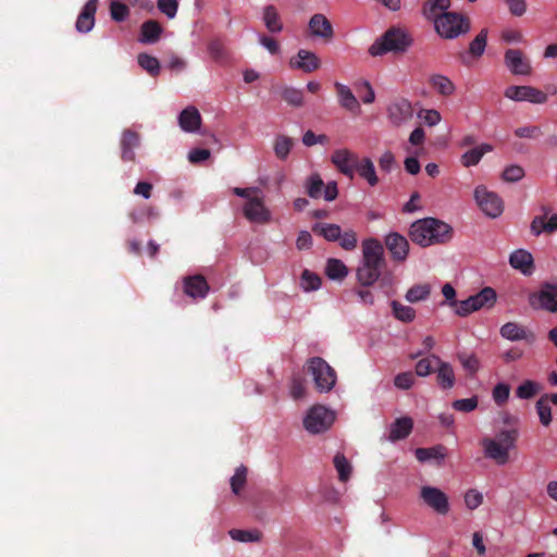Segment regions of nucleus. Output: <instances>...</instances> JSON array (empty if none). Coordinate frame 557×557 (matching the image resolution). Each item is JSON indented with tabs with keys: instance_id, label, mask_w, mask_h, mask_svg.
Instances as JSON below:
<instances>
[{
	"instance_id": "nucleus-1",
	"label": "nucleus",
	"mask_w": 557,
	"mask_h": 557,
	"mask_svg": "<svg viewBox=\"0 0 557 557\" xmlns=\"http://www.w3.org/2000/svg\"><path fill=\"white\" fill-rule=\"evenodd\" d=\"M409 235L414 244H445L453 239V227L435 218H425L411 224Z\"/></svg>"
},
{
	"instance_id": "nucleus-2",
	"label": "nucleus",
	"mask_w": 557,
	"mask_h": 557,
	"mask_svg": "<svg viewBox=\"0 0 557 557\" xmlns=\"http://www.w3.org/2000/svg\"><path fill=\"white\" fill-rule=\"evenodd\" d=\"M518 438L519 431L517 429L502 430L494 437L482 438L481 446L484 456L498 466L508 463L510 450L516 448Z\"/></svg>"
},
{
	"instance_id": "nucleus-3",
	"label": "nucleus",
	"mask_w": 557,
	"mask_h": 557,
	"mask_svg": "<svg viewBox=\"0 0 557 557\" xmlns=\"http://www.w3.org/2000/svg\"><path fill=\"white\" fill-rule=\"evenodd\" d=\"M412 38L400 28H389L369 48L372 57L383 55L387 52L404 53L411 46Z\"/></svg>"
},
{
	"instance_id": "nucleus-4",
	"label": "nucleus",
	"mask_w": 557,
	"mask_h": 557,
	"mask_svg": "<svg viewBox=\"0 0 557 557\" xmlns=\"http://www.w3.org/2000/svg\"><path fill=\"white\" fill-rule=\"evenodd\" d=\"M363 262L357 270V278L363 286H370L379 278L384 267V246H362Z\"/></svg>"
},
{
	"instance_id": "nucleus-5",
	"label": "nucleus",
	"mask_w": 557,
	"mask_h": 557,
	"mask_svg": "<svg viewBox=\"0 0 557 557\" xmlns=\"http://www.w3.org/2000/svg\"><path fill=\"white\" fill-rule=\"evenodd\" d=\"M434 27L441 38L456 39L470 32L471 21L465 14L446 12L435 18Z\"/></svg>"
},
{
	"instance_id": "nucleus-6",
	"label": "nucleus",
	"mask_w": 557,
	"mask_h": 557,
	"mask_svg": "<svg viewBox=\"0 0 557 557\" xmlns=\"http://www.w3.org/2000/svg\"><path fill=\"white\" fill-rule=\"evenodd\" d=\"M307 372L311 374L315 388L320 393L330 392L336 383L335 370L321 357L308 360Z\"/></svg>"
},
{
	"instance_id": "nucleus-7",
	"label": "nucleus",
	"mask_w": 557,
	"mask_h": 557,
	"mask_svg": "<svg viewBox=\"0 0 557 557\" xmlns=\"http://www.w3.org/2000/svg\"><path fill=\"white\" fill-rule=\"evenodd\" d=\"M335 420V413L322 405L309 409L304 419L305 429L311 434L323 433L329 430Z\"/></svg>"
},
{
	"instance_id": "nucleus-8",
	"label": "nucleus",
	"mask_w": 557,
	"mask_h": 557,
	"mask_svg": "<svg viewBox=\"0 0 557 557\" xmlns=\"http://www.w3.org/2000/svg\"><path fill=\"white\" fill-rule=\"evenodd\" d=\"M529 304L533 309L557 313V284L544 282L539 292L529 296Z\"/></svg>"
},
{
	"instance_id": "nucleus-9",
	"label": "nucleus",
	"mask_w": 557,
	"mask_h": 557,
	"mask_svg": "<svg viewBox=\"0 0 557 557\" xmlns=\"http://www.w3.org/2000/svg\"><path fill=\"white\" fill-rule=\"evenodd\" d=\"M474 198L480 209L490 218H497L504 211L502 198L485 186H478L474 190Z\"/></svg>"
},
{
	"instance_id": "nucleus-10",
	"label": "nucleus",
	"mask_w": 557,
	"mask_h": 557,
	"mask_svg": "<svg viewBox=\"0 0 557 557\" xmlns=\"http://www.w3.org/2000/svg\"><path fill=\"white\" fill-rule=\"evenodd\" d=\"M505 97L513 101H529L542 104L547 101V95L532 86H509L504 92Z\"/></svg>"
},
{
	"instance_id": "nucleus-11",
	"label": "nucleus",
	"mask_w": 557,
	"mask_h": 557,
	"mask_svg": "<svg viewBox=\"0 0 557 557\" xmlns=\"http://www.w3.org/2000/svg\"><path fill=\"white\" fill-rule=\"evenodd\" d=\"M312 231L314 234L322 236L327 242H335L341 239L339 244H357L356 233L351 230L342 233V230L336 224L317 223Z\"/></svg>"
},
{
	"instance_id": "nucleus-12",
	"label": "nucleus",
	"mask_w": 557,
	"mask_h": 557,
	"mask_svg": "<svg viewBox=\"0 0 557 557\" xmlns=\"http://www.w3.org/2000/svg\"><path fill=\"white\" fill-rule=\"evenodd\" d=\"M386 112L388 121L394 126H400L403 124H406L412 119L413 115L411 102L405 98H399L392 101L387 106Z\"/></svg>"
},
{
	"instance_id": "nucleus-13",
	"label": "nucleus",
	"mask_w": 557,
	"mask_h": 557,
	"mask_svg": "<svg viewBox=\"0 0 557 557\" xmlns=\"http://www.w3.org/2000/svg\"><path fill=\"white\" fill-rule=\"evenodd\" d=\"M243 213L250 223L267 224L271 221V212L259 196L245 202Z\"/></svg>"
},
{
	"instance_id": "nucleus-14",
	"label": "nucleus",
	"mask_w": 557,
	"mask_h": 557,
	"mask_svg": "<svg viewBox=\"0 0 557 557\" xmlns=\"http://www.w3.org/2000/svg\"><path fill=\"white\" fill-rule=\"evenodd\" d=\"M488 30L483 28L469 44V49L466 52H459L458 59L465 66H471L474 61L479 60L486 48Z\"/></svg>"
},
{
	"instance_id": "nucleus-15",
	"label": "nucleus",
	"mask_w": 557,
	"mask_h": 557,
	"mask_svg": "<svg viewBox=\"0 0 557 557\" xmlns=\"http://www.w3.org/2000/svg\"><path fill=\"white\" fill-rule=\"evenodd\" d=\"M359 157L349 149H337L332 153L331 161L334 166L350 180L355 176V169L358 165Z\"/></svg>"
},
{
	"instance_id": "nucleus-16",
	"label": "nucleus",
	"mask_w": 557,
	"mask_h": 557,
	"mask_svg": "<svg viewBox=\"0 0 557 557\" xmlns=\"http://www.w3.org/2000/svg\"><path fill=\"white\" fill-rule=\"evenodd\" d=\"M420 497L438 515H446L449 511V503L447 495L437 487L423 486Z\"/></svg>"
},
{
	"instance_id": "nucleus-17",
	"label": "nucleus",
	"mask_w": 557,
	"mask_h": 557,
	"mask_svg": "<svg viewBox=\"0 0 557 557\" xmlns=\"http://www.w3.org/2000/svg\"><path fill=\"white\" fill-rule=\"evenodd\" d=\"M557 231V214L552 213L549 207L543 206L541 214L534 216L531 223V232L535 235L541 233L552 234Z\"/></svg>"
},
{
	"instance_id": "nucleus-18",
	"label": "nucleus",
	"mask_w": 557,
	"mask_h": 557,
	"mask_svg": "<svg viewBox=\"0 0 557 557\" xmlns=\"http://www.w3.org/2000/svg\"><path fill=\"white\" fill-rule=\"evenodd\" d=\"M505 64L513 75H530L532 73L530 61L518 49H508L505 52Z\"/></svg>"
},
{
	"instance_id": "nucleus-19",
	"label": "nucleus",
	"mask_w": 557,
	"mask_h": 557,
	"mask_svg": "<svg viewBox=\"0 0 557 557\" xmlns=\"http://www.w3.org/2000/svg\"><path fill=\"white\" fill-rule=\"evenodd\" d=\"M289 65L305 73H312L320 69L321 61L312 51L300 49L297 54L289 60Z\"/></svg>"
},
{
	"instance_id": "nucleus-20",
	"label": "nucleus",
	"mask_w": 557,
	"mask_h": 557,
	"mask_svg": "<svg viewBox=\"0 0 557 557\" xmlns=\"http://www.w3.org/2000/svg\"><path fill=\"white\" fill-rule=\"evenodd\" d=\"M308 27L311 36L322 38L324 41H331L334 37L333 26L324 14H313Z\"/></svg>"
},
{
	"instance_id": "nucleus-21",
	"label": "nucleus",
	"mask_w": 557,
	"mask_h": 557,
	"mask_svg": "<svg viewBox=\"0 0 557 557\" xmlns=\"http://www.w3.org/2000/svg\"><path fill=\"white\" fill-rule=\"evenodd\" d=\"M183 283L184 293L194 299L205 298L210 289L207 280L200 274L186 276Z\"/></svg>"
},
{
	"instance_id": "nucleus-22",
	"label": "nucleus",
	"mask_w": 557,
	"mask_h": 557,
	"mask_svg": "<svg viewBox=\"0 0 557 557\" xmlns=\"http://www.w3.org/2000/svg\"><path fill=\"white\" fill-rule=\"evenodd\" d=\"M98 0H88L81 11L75 27L79 33H88L95 25V14L97 11Z\"/></svg>"
},
{
	"instance_id": "nucleus-23",
	"label": "nucleus",
	"mask_w": 557,
	"mask_h": 557,
	"mask_svg": "<svg viewBox=\"0 0 557 557\" xmlns=\"http://www.w3.org/2000/svg\"><path fill=\"white\" fill-rule=\"evenodd\" d=\"M434 362L437 366L436 369V381L443 389H450L454 387L456 377L453 367L445 361H442L440 357L432 355Z\"/></svg>"
},
{
	"instance_id": "nucleus-24",
	"label": "nucleus",
	"mask_w": 557,
	"mask_h": 557,
	"mask_svg": "<svg viewBox=\"0 0 557 557\" xmlns=\"http://www.w3.org/2000/svg\"><path fill=\"white\" fill-rule=\"evenodd\" d=\"M510 265L519 270L524 275L532 274L534 270V260L532 255L525 249H517L515 250L509 258Z\"/></svg>"
},
{
	"instance_id": "nucleus-25",
	"label": "nucleus",
	"mask_w": 557,
	"mask_h": 557,
	"mask_svg": "<svg viewBox=\"0 0 557 557\" xmlns=\"http://www.w3.org/2000/svg\"><path fill=\"white\" fill-rule=\"evenodd\" d=\"M140 144V138L138 133L132 129H125L122 134L121 138V158L123 161H134L135 160V148H137Z\"/></svg>"
},
{
	"instance_id": "nucleus-26",
	"label": "nucleus",
	"mask_w": 557,
	"mask_h": 557,
	"mask_svg": "<svg viewBox=\"0 0 557 557\" xmlns=\"http://www.w3.org/2000/svg\"><path fill=\"white\" fill-rule=\"evenodd\" d=\"M178 124L184 132L194 133L201 125V115L195 107H187L180 113Z\"/></svg>"
},
{
	"instance_id": "nucleus-27",
	"label": "nucleus",
	"mask_w": 557,
	"mask_h": 557,
	"mask_svg": "<svg viewBox=\"0 0 557 557\" xmlns=\"http://www.w3.org/2000/svg\"><path fill=\"white\" fill-rule=\"evenodd\" d=\"M500 335L509 341H521L525 339L528 342H533L535 336L531 331H528L523 326L519 325L516 322H507L505 323L499 331Z\"/></svg>"
},
{
	"instance_id": "nucleus-28",
	"label": "nucleus",
	"mask_w": 557,
	"mask_h": 557,
	"mask_svg": "<svg viewBox=\"0 0 557 557\" xmlns=\"http://www.w3.org/2000/svg\"><path fill=\"white\" fill-rule=\"evenodd\" d=\"M163 32L161 24L156 20H148L140 26L138 40L143 44H156Z\"/></svg>"
},
{
	"instance_id": "nucleus-29",
	"label": "nucleus",
	"mask_w": 557,
	"mask_h": 557,
	"mask_svg": "<svg viewBox=\"0 0 557 557\" xmlns=\"http://www.w3.org/2000/svg\"><path fill=\"white\" fill-rule=\"evenodd\" d=\"M334 87L338 102L344 109L350 112H358L360 110V104L349 87L342 83H335Z\"/></svg>"
},
{
	"instance_id": "nucleus-30",
	"label": "nucleus",
	"mask_w": 557,
	"mask_h": 557,
	"mask_svg": "<svg viewBox=\"0 0 557 557\" xmlns=\"http://www.w3.org/2000/svg\"><path fill=\"white\" fill-rule=\"evenodd\" d=\"M413 421L409 417L396 419L389 426L388 438L392 442L406 438L412 431Z\"/></svg>"
},
{
	"instance_id": "nucleus-31",
	"label": "nucleus",
	"mask_w": 557,
	"mask_h": 557,
	"mask_svg": "<svg viewBox=\"0 0 557 557\" xmlns=\"http://www.w3.org/2000/svg\"><path fill=\"white\" fill-rule=\"evenodd\" d=\"M414 455L420 462L435 460L437 465H441L447 455V448L443 445H435L429 448H417Z\"/></svg>"
},
{
	"instance_id": "nucleus-32",
	"label": "nucleus",
	"mask_w": 557,
	"mask_h": 557,
	"mask_svg": "<svg viewBox=\"0 0 557 557\" xmlns=\"http://www.w3.org/2000/svg\"><path fill=\"white\" fill-rule=\"evenodd\" d=\"M449 7L450 0H428L422 7V14L434 23L437 16L448 12Z\"/></svg>"
},
{
	"instance_id": "nucleus-33",
	"label": "nucleus",
	"mask_w": 557,
	"mask_h": 557,
	"mask_svg": "<svg viewBox=\"0 0 557 557\" xmlns=\"http://www.w3.org/2000/svg\"><path fill=\"white\" fill-rule=\"evenodd\" d=\"M493 150V146L490 144H482L480 146H476L468 151H466L461 156V163L466 168H470L473 165H476L483 156L487 152H491Z\"/></svg>"
},
{
	"instance_id": "nucleus-34",
	"label": "nucleus",
	"mask_w": 557,
	"mask_h": 557,
	"mask_svg": "<svg viewBox=\"0 0 557 557\" xmlns=\"http://www.w3.org/2000/svg\"><path fill=\"white\" fill-rule=\"evenodd\" d=\"M358 172L360 177L364 178L370 186H375L379 183V177L375 172L374 164L370 158L358 160V165L355 172Z\"/></svg>"
},
{
	"instance_id": "nucleus-35",
	"label": "nucleus",
	"mask_w": 557,
	"mask_h": 557,
	"mask_svg": "<svg viewBox=\"0 0 557 557\" xmlns=\"http://www.w3.org/2000/svg\"><path fill=\"white\" fill-rule=\"evenodd\" d=\"M430 85L440 95L444 97L451 96L455 92V84L445 75L434 74L430 77Z\"/></svg>"
},
{
	"instance_id": "nucleus-36",
	"label": "nucleus",
	"mask_w": 557,
	"mask_h": 557,
	"mask_svg": "<svg viewBox=\"0 0 557 557\" xmlns=\"http://www.w3.org/2000/svg\"><path fill=\"white\" fill-rule=\"evenodd\" d=\"M325 275L333 281H343L348 275V269L339 259L331 258L325 265Z\"/></svg>"
},
{
	"instance_id": "nucleus-37",
	"label": "nucleus",
	"mask_w": 557,
	"mask_h": 557,
	"mask_svg": "<svg viewBox=\"0 0 557 557\" xmlns=\"http://www.w3.org/2000/svg\"><path fill=\"white\" fill-rule=\"evenodd\" d=\"M263 22L265 27L271 33H280L283 29L280 14L276 8L272 4L267 5L263 10Z\"/></svg>"
},
{
	"instance_id": "nucleus-38",
	"label": "nucleus",
	"mask_w": 557,
	"mask_h": 557,
	"mask_svg": "<svg viewBox=\"0 0 557 557\" xmlns=\"http://www.w3.org/2000/svg\"><path fill=\"white\" fill-rule=\"evenodd\" d=\"M475 309L491 308L496 302V292L492 287H484L480 293L470 296Z\"/></svg>"
},
{
	"instance_id": "nucleus-39",
	"label": "nucleus",
	"mask_w": 557,
	"mask_h": 557,
	"mask_svg": "<svg viewBox=\"0 0 557 557\" xmlns=\"http://www.w3.org/2000/svg\"><path fill=\"white\" fill-rule=\"evenodd\" d=\"M228 534L232 540L243 543L248 542H260L262 539V533L257 530H239V529H232L228 531Z\"/></svg>"
},
{
	"instance_id": "nucleus-40",
	"label": "nucleus",
	"mask_w": 557,
	"mask_h": 557,
	"mask_svg": "<svg viewBox=\"0 0 557 557\" xmlns=\"http://www.w3.org/2000/svg\"><path fill=\"white\" fill-rule=\"evenodd\" d=\"M138 64L143 70H145L149 75L156 77L160 73V62L156 57H152L148 53H139L137 57Z\"/></svg>"
},
{
	"instance_id": "nucleus-41",
	"label": "nucleus",
	"mask_w": 557,
	"mask_h": 557,
	"mask_svg": "<svg viewBox=\"0 0 557 557\" xmlns=\"http://www.w3.org/2000/svg\"><path fill=\"white\" fill-rule=\"evenodd\" d=\"M541 388L542 386L540 383L532 380H525L517 387L516 395L520 399H531L540 393Z\"/></svg>"
},
{
	"instance_id": "nucleus-42",
	"label": "nucleus",
	"mask_w": 557,
	"mask_h": 557,
	"mask_svg": "<svg viewBox=\"0 0 557 557\" xmlns=\"http://www.w3.org/2000/svg\"><path fill=\"white\" fill-rule=\"evenodd\" d=\"M333 463L338 473V479L342 482L348 481L351 474V466L344 454L337 453L334 456Z\"/></svg>"
},
{
	"instance_id": "nucleus-43",
	"label": "nucleus",
	"mask_w": 557,
	"mask_h": 557,
	"mask_svg": "<svg viewBox=\"0 0 557 557\" xmlns=\"http://www.w3.org/2000/svg\"><path fill=\"white\" fill-rule=\"evenodd\" d=\"M430 293L431 287L429 284H417L408 289L406 300L411 304L425 300L430 296Z\"/></svg>"
},
{
	"instance_id": "nucleus-44",
	"label": "nucleus",
	"mask_w": 557,
	"mask_h": 557,
	"mask_svg": "<svg viewBox=\"0 0 557 557\" xmlns=\"http://www.w3.org/2000/svg\"><path fill=\"white\" fill-rule=\"evenodd\" d=\"M324 182L317 173L311 174L306 181V190L309 197L318 199L322 196Z\"/></svg>"
},
{
	"instance_id": "nucleus-45",
	"label": "nucleus",
	"mask_w": 557,
	"mask_h": 557,
	"mask_svg": "<svg viewBox=\"0 0 557 557\" xmlns=\"http://www.w3.org/2000/svg\"><path fill=\"white\" fill-rule=\"evenodd\" d=\"M321 277L317 273L307 269L302 271L300 277V286L305 292H312L319 289L321 286Z\"/></svg>"
},
{
	"instance_id": "nucleus-46",
	"label": "nucleus",
	"mask_w": 557,
	"mask_h": 557,
	"mask_svg": "<svg viewBox=\"0 0 557 557\" xmlns=\"http://www.w3.org/2000/svg\"><path fill=\"white\" fill-rule=\"evenodd\" d=\"M247 468L242 465L236 468L234 475L231 478V488L235 495H239L244 490L247 482Z\"/></svg>"
},
{
	"instance_id": "nucleus-47",
	"label": "nucleus",
	"mask_w": 557,
	"mask_h": 557,
	"mask_svg": "<svg viewBox=\"0 0 557 557\" xmlns=\"http://www.w3.org/2000/svg\"><path fill=\"white\" fill-rule=\"evenodd\" d=\"M393 313L395 318L403 322H411L416 318V311L409 306L401 305L394 300L392 301Z\"/></svg>"
},
{
	"instance_id": "nucleus-48",
	"label": "nucleus",
	"mask_w": 557,
	"mask_h": 557,
	"mask_svg": "<svg viewBox=\"0 0 557 557\" xmlns=\"http://www.w3.org/2000/svg\"><path fill=\"white\" fill-rule=\"evenodd\" d=\"M292 147H293V140L289 137L284 136V135L277 136L275 139V143H274L275 156L281 160L286 159Z\"/></svg>"
},
{
	"instance_id": "nucleus-49",
	"label": "nucleus",
	"mask_w": 557,
	"mask_h": 557,
	"mask_svg": "<svg viewBox=\"0 0 557 557\" xmlns=\"http://www.w3.org/2000/svg\"><path fill=\"white\" fill-rule=\"evenodd\" d=\"M282 98L290 106L301 107L304 104V92L294 87H285L281 94Z\"/></svg>"
},
{
	"instance_id": "nucleus-50",
	"label": "nucleus",
	"mask_w": 557,
	"mask_h": 557,
	"mask_svg": "<svg viewBox=\"0 0 557 557\" xmlns=\"http://www.w3.org/2000/svg\"><path fill=\"white\" fill-rule=\"evenodd\" d=\"M546 398L547 397L541 396L535 404L540 421L544 426L549 425L552 422V408L549 406V403L546 401Z\"/></svg>"
},
{
	"instance_id": "nucleus-51",
	"label": "nucleus",
	"mask_w": 557,
	"mask_h": 557,
	"mask_svg": "<svg viewBox=\"0 0 557 557\" xmlns=\"http://www.w3.org/2000/svg\"><path fill=\"white\" fill-rule=\"evenodd\" d=\"M457 357H458V360L460 361L461 366L463 367V369L466 371H468L469 374L472 375L478 372V370L480 368V361L475 357V355H473V354L468 355L466 352H459Z\"/></svg>"
},
{
	"instance_id": "nucleus-52",
	"label": "nucleus",
	"mask_w": 557,
	"mask_h": 557,
	"mask_svg": "<svg viewBox=\"0 0 557 557\" xmlns=\"http://www.w3.org/2000/svg\"><path fill=\"white\" fill-rule=\"evenodd\" d=\"M510 394V386L506 383H498L493 388V399L496 403L497 406H504L509 398Z\"/></svg>"
},
{
	"instance_id": "nucleus-53",
	"label": "nucleus",
	"mask_w": 557,
	"mask_h": 557,
	"mask_svg": "<svg viewBox=\"0 0 557 557\" xmlns=\"http://www.w3.org/2000/svg\"><path fill=\"white\" fill-rule=\"evenodd\" d=\"M110 14L115 22H123L129 15V9L120 1H113L110 5Z\"/></svg>"
},
{
	"instance_id": "nucleus-54",
	"label": "nucleus",
	"mask_w": 557,
	"mask_h": 557,
	"mask_svg": "<svg viewBox=\"0 0 557 557\" xmlns=\"http://www.w3.org/2000/svg\"><path fill=\"white\" fill-rule=\"evenodd\" d=\"M478 404V396H472L470 398L457 399L453 401L451 407L460 412H471L476 409Z\"/></svg>"
},
{
	"instance_id": "nucleus-55",
	"label": "nucleus",
	"mask_w": 557,
	"mask_h": 557,
	"mask_svg": "<svg viewBox=\"0 0 557 557\" xmlns=\"http://www.w3.org/2000/svg\"><path fill=\"white\" fill-rule=\"evenodd\" d=\"M524 176V170L520 165H509L502 174V177L506 182L515 183L520 181Z\"/></svg>"
},
{
	"instance_id": "nucleus-56",
	"label": "nucleus",
	"mask_w": 557,
	"mask_h": 557,
	"mask_svg": "<svg viewBox=\"0 0 557 557\" xmlns=\"http://www.w3.org/2000/svg\"><path fill=\"white\" fill-rule=\"evenodd\" d=\"M157 7L169 18H174L178 10V2L177 0H158Z\"/></svg>"
},
{
	"instance_id": "nucleus-57",
	"label": "nucleus",
	"mask_w": 557,
	"mask_h": 557,
	"mask_svg": "<svg viewBox=\"0 0 557 557\" xmlns=\"http://www.w3.org/2000/svg\"><path fill=\"white\" fill-rule=\"evenodd\" d=\"M414 383V374L412 372H401L394 379V384L399 389H409Z\"/></svg>"
},
{
	"instance_id": "nucleus-58",
	"label": "nucleus",
	"mask_w": 557,
	"mask_h": 557,
	"mask_svg": "<svg viewBox=\"0 0 557 557\" xmlns=\"http://www.w3.org/2000/svg\"><path fill=\"white\" fill-rule=\"evenodd\" d=\"M433 358L432 356L429 358H423L419 360L416 364V374L418 376L424 377L431 374L434 371L433 364H432Z\"/></svg>"
},
{
	"instance_id": "nucleus-59",
	"label": "nucleus",
	"mask_w": 557,
	"mask_h": 557,
	"mask_svg": "<svg viewBox=\"0 0 557 557\" xmlns=\"http://www.w3.org/2000/svg\"><path fill=\"white\" fill-rule=\"evenodd\" d=\"M482 502V494L475 490H469L465 495V504L470 510L478 508Z\"/></svg>"
},
{
	"instance_id": "nucleus-60",
	"label": "nucleus",
	"mask_w": 557,
	"mask_h": 557,
	"mask_svg": "<svg viewBox=\"0 0 557 557\" xmlns=\"http://www.w3.org/2000/svg\"><path fill=\"white\" fill-rule=\"evenodd\" d=\"M504 2L513 16H522L527 12L525 0H504Z\"/></svg>"
},
{
	"instance_id": "nucleus-61",
	"label": "nucleus",
	"mask_w": 557,
	"mask_h": 557,
	"mask_svg": "<svg viewBox=\"0 0 557 557\" xmlns=\"http://www.w3.org/2000/svg\"><path fill=\"white\" fill-rule=\"evenodd\" d=\"M542 134L539 126H523L515 131V135L519 138H536Z\"/></svg>"
},
{
	"instance_id": "nucleus-62",
	"label": "nucleus",
	"mask_w": 557,
	"mask_h": 557,
	"mask_svg": "<svg viewBox=\"0 0 557 557\" xmlns=\"http://www.w3.org/2000/svg\"><path fill=\"white\" fill-rule=\"evenodd\" d=\"M211 156V152L210 150L208 149H201V148H196V149H193L188 152V161L190 163H200L207 159H209Z\"/></svg>"
},
{
	"instance_id": "nucleus-63",
	"label": "nucleus",
	"mask_w": 557,
	"mask_h": 557,
	"mask_svg": "<svg viewBox=\"0 0 557 557\" xmlns=\"http://www.w3.org/2000/svg\"><path fill=\"white\" fill-rule=\"evenodd\" d=\"M455 306L457 307L456 313L460 317H466L476 311L475 305H473L471 297H468L466 300L457 302V305Z\"/></svg>"
},
{
	"instance_id": "nucleus-64",
	"label": "nucleus",
	"mask_w": 557,
	"mask_h": 557,
	"mask_svg": "<svg viewBox=\"0 0 557 557\" xmlns=\"http://www.w3.org/2000/svg\"><path fill=\"white\" fill-rule=\"evenodd\" d=\"M394 163L395 158L391 151H385L379 159L380 169L385 172H391Z\"/></svg>"
}]
</instances>
